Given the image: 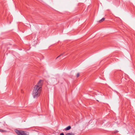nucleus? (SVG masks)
<instances>
[{"label": "nucleus", "mask_w": 135, "mask_h": 135, "mask_svg": "<svg viewBox=\"0 0 135 135\" xmlns=\"http://www.w3.org/2000/svg\"><path fill=\"white\" fill-rule=\"evenodd\" d=\"M37 87L36 86H35L32 92V95L34 98H37L40 96L42 90L40 88L38 89Z\"/></svg>", "instance_id": "1"}, {"label": "nucleus", "mask_w": 135, "mask_h": 135, "mask_svg": "<svg viewBox=\"0 0 135 135\" xmlns=\"http://www.w3.org/2000/svg\"><path fill=\"white\" fill-rule=\"evenodd\" d=\"M15 131L18 135H29V133L27 131H24L17 129L15 130Z\"/></svg>", "instance_id": "2"}, {"label": "nucleus", "mask_w": 135, "mask_h": 135, "mask_svg": "<svg viewBox=\"0 0 135 135\" xmlns=\"http://www.w3.org/2000/svg\"><path fill=\"white\" fill-rule=\"evenodd\" d=\"M43 84V81L41 80H40L38 82L36 85L35 86H37V88L38 89H41V90H42V86Z\"/></svg>", "instance_id": "3"}, {"label": "nucleus", "mask_w": 135, "mask_h": 135, "mask_svg": "<svg viewBox=\"0 0 135 135\" xmlns=\"http://www.w3.org/2000/svg\"><path fill=\"white\" fill-rule=\"evenodd\" d=\"M71 128V127L70 126H69L66 127L65 129V131H67L70 130Z\"/></svg>", "instance_id": "4"}, {"label": "nucleus", "mask_w": 135, "mask_h": 135, "mask_svg": "<svg viewBox=\"0 0 135 135\" xmlns=\"http://www.w3.org/2000/svg\"><path fill=\"white\" fill-rule=\"evenodd\" d=\"M74 134L72 133H66L65 135H74Z\"/></svg>", "instance_id": "5"}, {"label": "nucleus", "mask_w": 135, "mask_h": 135, "mask_svg": "<svg viewBox=\"0 0 135 135\" xmlns=\"http://www.w3.org/2000/svg\"><path fill=\"white\" fill-rule=\"evenodd\" d=\"M105 18H103L102 19H101L99 21V22H102L103 21H104V20Z\"/></svg>", "instance_id": "6"}, {"label": "nucleus", "mask_w": 135, "mask_h": 135, "mask_svg": "<svg viewBox=\"0 0 135 135\" xmlns=\"http://www.w3.org/2000/svg\"><path fill=\"white\" fill-rule=\"evenodd\" d=\"M64 54V53H62L59 56L56 58V59H58L61 56L63 55V54Z\"/></svg>", "instance_id": "7"}, {"label": "nucleus", "mask_w": 135, "mask_h": 135, "mask_svg": "<svg viewBox=\"0 0 135 135\" xmlns=\"http://www.w3.org/2000/svg\"><path fill=\"white\" fill-rule=\"evenodd\" d=\"M0 131H1V132H6V131H5L3 130H2L1 129Z\"/></svg>", "instance_id": "8"}, {"label": "nucleus", "mask_w": 135, "mask_h": 135, "mask_svg": "<svg viewBox=\"0 0 135 135\" xmlns=\"http://www.w3.org/2000/svg\"><path fill=\"white\" fill-rule=\"evenodd\" d=\"M79 76V73H78L76 75V77H78Z\"/></svg>", "instance_id": "9"}, {"label": "nucleus", "mask_w": 135, "mask_h": 135, "mask_svg": "<svg viewBox=\"0 0 135 135\" xmlns=\"http://www.w3.org/2000/svg\"><path fill=\"white\" fill-rule=\"evenodd\" d=\"M60 135H64V133H61L60 134Z\"/></svg>", "instance_id": "10"}, {"label": "nucleus", "mask_w": 135, "mask_h": 135, "mask_svg": "<svg viewBox=\"0 0 135 135\" xmlns=\"http://www.w3.org/2000/svg\"><path fill=\"white\" fill-rule=\"evenodd\" d=\"M118 132V131H114V132L115 133L117 132Z\"/></svg>", "instance_id": "11"}]
</instances>
